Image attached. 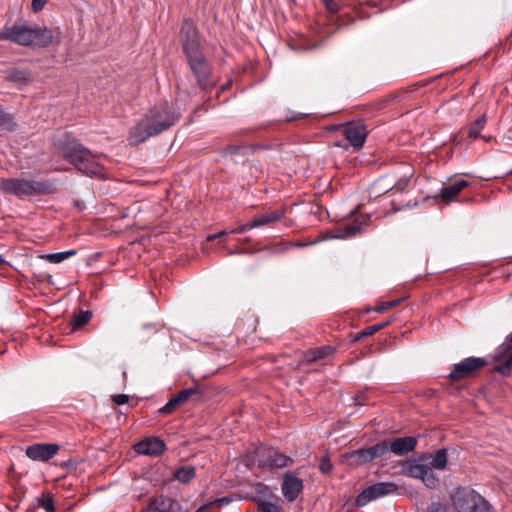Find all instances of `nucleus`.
<instances>
[{"label":"nucleus","instance_id":"46","mask_svg":"<svg viewBox=\"0 0 512 512\" xmlns=\"http://www.w3.org/2000/svg\"><path fill=\"white\" fill-rule=\"evenodd\" d=\"M408 180H399L397 183H395L393 186L389 187L385 191L382 192V194L387 193L391 189H396L397 191H403L407 186Z\"/></svg>","mask_w":512,"mask_h":512},{"label":"nucleus","instance_id":"10","mask_svg":"<svg viewBox=\"0 0 512 512\" xmlns=\"http://www.w3.org/2000/svg\"><path fill=\"white\" fill-rule=\"evenodd\" d=\"M398 485L394 482H378L365 488L356 498V507H363L378 498L394 494Z\"/></svg>","mask_w":512,"mask_h":512},{"label":"nucleus","instance_id":"36","mask_svg":"<svg viewBox=\"0 0 512 512\" xmlns=\"http://www.w3.org/2000/svg\"><path fill=\"white\" fill-rule=\"evenodd\" d=\"M182 405V402L178 398V396L175 394L173 395L169 401L159 409V413L162 415H168L173 413L179 406Z\"/></svg>","mask_w":512,"mask_h":512},{"label":"nucleus","instance_id":"14","mask_svg":"<svg viewBox=\"0 0 512 512\" xmlns=\"http://www.w3.org/2000/svg\"><path fill=\"white\" fill-rule=\"evenodd\" d=\"M343 135L351 146L359 149L363 147L368 132L362 122H349L343 127Z\"/></svg>","mask_w":512,"mask_h":512},{"label":"nucleus","instance_id":"50","mask_svg":"<svg viewBox=\"0 0 512 512\" xmlns=\"http://www.w3.org/2000/svg\"><path fill=\"white\" fill-rule=\"evenodd\" d=\"M354 401H355V404L358 405V406H363V405H366L368 403L367 402L366 394L364 392H361V393L357 394L354 397Z\"/></svg>","mask_w":512,"mask_h":512},{"label":"nucleus","instance_id":"37","mask_svg":"<svg viewBox=\"0 0 512 512\" xmlns=\"http://www.w3.org/2000/svg\"><path fill=\"white\" fill-rule=\"evenodd\" d=\"M421 481L424 483L426 487L429 489H435L439 485V478L433 472L432 468L429 467L427 473L422 477Z\"/></svg>","mask_w":512,"mask_h":512},{"label":"nucleus","instance_id":"25","mask_svg":"<svg viewBox=\"0 0 512 512\" xmlns=\"http://www.w3.org/2000/svg\"><path fill=\"white\" fill-rule=\"evenodd\" d=\"M38 508H44L46 512H54L55 504L52 495L49 493H42L40 497H37L35 501L30 504L27 512H35Z\"/></svg>","mask_w":512,"mask_h":512},{"label":"nucleus","instance_id":"18","mask_svg":"<svg viewBox=\"0 0 512 512\" xmlns=\"http://www.w3.org/2000/svg\"><path fill=\"white\" fill-rule=\"evenodd\" d=\"M469 186V182L464 179H460L455 181L454 183L443 187L440 190L438 195H435V199H440V201L446 205H449L452 202L458 200L459 193Z\"/></svg>","mask_w":512,"mask_h":512},{"label":"nucleus","instance_id":"16","mask_svg":"<svg viewBox=\"0 0 512 512\" xmlns=\"http://www.w3.org/2000/svg\"><path fill=\"white\" fill-rule=\"evenodd\" d=\"M135 452L141 455L160 456L166 450V444L157 437H146L134 446Z\"/></svg>","mask_w":512,"mask_h":512},{"label":"nucleus","instance_id":"42","mask_svg":"<svg viewBox=\"0 0 512 512\" xmlns=\"http://www.w3.org/2000/svg\"><path fill=\"white\" fill-rule=\"evenodd\" d=\"M246 149L244 146L238 145H228L224 148V155H237L240 154L242 150Z\"/></svg>","mask_w":512,"mask_h":512},{"label":"nucleus","instance_id":"48","mask_svg":"<svg viewBox=\"0 0 512 512\" xmlns=\"http://www.w3.org/2000/svg\"><path fill=\"white\" fill-rule=\"evenodd\" d=\"M47 3V0H32L31 6L34 12L41 11Z\"/></svg>","mask_w":512,"mask_h":512},{"label":"nucleus","instance_id":"19","mask_svg":"<svg viewBox=\"0 0 512 512\" xmlns=\"http://www.w3.org/2000/svg\"><path fill=\"white\" fill-rule=\"evenodd\" d=\"M335 352V348L330 345H324L318 348L308 349L303 352L300 364H310L321 359L331 356Z\"/></svg>","mask_w":512,"mask_h":512},{"label":"nucleus","instance_id":"11","mask_svg":"<svg viewBox=\"0 0 512 512\" xmlns=\"http://www.w3.org/2000/svg\"><path fill=\"white\" fill-rule=\"evenodd\" d=\"M494 361H503L494 367V371L502 376H509L512 368V333L509 334L505 342L502 343L496 350Z\"/></svg>","mask_w":512,"mask_h":512},{"label":"nucleus","instance_id":"34","mask_svg":"<svg viewBox=\"0 0 512 512\" xmlns=\"http://www.w3.org/2000/svg\"><path fill=\"white\" fill-rule=\"evenodd\" d=\"M369 463L375 459L384 457L387 453V445L385 439L377 442L375 445L366 448Z\"/></svg>","mask_w":512,"mask_h":512},{"label":"nucleus","instance_id":"6","mask_svg":"<svg viewBox=\"0 0 512 512\" xmlns=\"http://www.w3.org/2000/svg\"><path fill=\"white\" fill-rule=\"evenodd\" d=\"M457 512H492L493 507L482 495L465 487H458L451 496Z\"/></svg>","mask_w":512,"mask_h":512},{"label":"nucleus","instance_id":"61","mask_svg":"<svg viewBox=\"0 0 512 512\" xmlns=\"http://www.w3.org/2000/svg\"><path fill=\"white\" fill-rule=\"evenodd\" d=\"M227 234H228V232L223 230V231L217 233V236H218V238H222V237L226 236Z\"/></svg>","mask_w":512,"mask_h":512},{"label":"nucleus","instance_id":"47","mask_svg":"<svg viewBox=\"0 0 512 512\" xmlns=\"http://www.w3.org/2000/svg\"><path fill=\"white\" fill-rule=\"evenodd\" d=\"M427 512H445V506L441 502H432L428 506Z\"/></svg>","mask_w":512,"mask_h":512},{"label":"nucleus","instance_id":"49","mask_svg":"<svg viewBox=\"0 0 512 512\" xmlns=\"http://www.w3.org/2000/svg\"><path fill=\"white\" fill-rule=\"evenodd\" d=\"M319 241H321V239H316L311 242L295 241V242H289V244L291 245V248H293V247L302 248V247H307L312 244L318 243Z\"/></svg>","mask_w":512,"mask_h":512},{"label":"nucleus","instance_id":"38","mask_svg":"<svg viewBox=\"0 0 512 512\" xmlns=\"http://www.w3.org/2000/svg\"><path fill=\"white\" fill-rule=\"evenodd\" d=\"M403 300H404V298H399L396 300L381 302L379 305H377L373 309H367V312L374 311L376 313H383L388 309L397 307Z\"/></svg>","mask_w":512,"mask_h":512},{"label":"nucleus","instance_id":"12","mask_svg":"<svg viewBox=\"0 0 512 512\" xmlns=\"http://www.w3.org/2000/svg\"><path fill=\"white\" fill-rule=\"evenodd\" d=\"M59 450L60 445L57 443H35L26 448L25 454L33 461L48 462Z\"/></svg>","mask_w":512,"mask_h":512},{"label":"nucleus","instance_id":"30","mask_svg":"<svg viewBox=\"0 0 512 512\" xmlns=\"http://www.w3.org/2000/svg\"><path fill=\"white\" fill-rule=\"evenodd\" d=\"M448 463V451L446 448L438 449L434 454H431L430 467L436 470L446 469Z\"/></svg>","mask_w":512,"mask_h":512},{"label":"nucleus","instance_id":"52","mask_svg":"<svg viewBox=\"0 0 512 512\" xmlns=\"http://www.w3.org/2000/svg\"><path fill=\"white\" fill-rule=\"evenodd\" d=\"M77 462L73 459H69L67 461H64L61 463V467L67 469V470H74L76 469Z\"/></svg>","mask_w":512,"mask_h":512},{"label":"nucleus","instance_id":"15","mask_svg":"<svg viewBox=\"0 0 512 512\" xmlns=\"http://www.w3.org/2000/svg\"><path fill=\"white\" fill-rule=\"evenodd\" d=\"M304 488L303 480L296 476L294 472H286L283 475L281 491L283 496L289 501H295Z\"/></svg>","mask_w":512,"mask_h":512},{"label":"nucleus","instance_id":"31","mask_svg":"<svg viewBox=\"0 0 512 512\" xmlns=\"http://www.w3.org/2000/svg\"><path fill=\"white\" fill-rule=\"evenodd\" d=\"M17 129V122L12 114L0 106V131L14 132Z\"/></svg>","mask_w":512,"mask_h":512},{"label":"nucleus","instance_id":"1","mask_svg":"<svg viewBox=\"0 0 512 512\" xmlns=\"http://www.w3.org/2000/svg\"><path fill=\"white\" fill-rule=\"evenodd\" d=\"M181 118V111L176 103L161 102L152 107L144 118L129 131L128 141L137 146L150 137L156 136L172 126Z\"/></svg>","mask_w":512,"mask_h":512},{"label":"nucleus","instance_id":"56","mask_svg":"<svg viewBox=\"0 0 512 512\" xmlns=\"http://www.w3.org/2000/svg\"><path fill=\"white\" fill-rule=\"evenodd\" d=\"M395 98H396V96H395V95H389V96H387V97L383 98V99L381 100V108H382V107H385V105H386L388 102H390L392 99H395Z\"/></svg>","mask_w":512,"mask_h":512},{"label":"nucleus","instance_id":"5","mask_svg":"<svg viewBox=\"0 0 512 512\" xmlns=\"http://www.w3.org/2000/svg\"><path fill=\"white\" fill-rule=\"evenodd\" d=\"M0 189L6 194L17 197L51 195L57 192L58 182L55 179L36 181L8 178L0 182Z\"/></svg>","mask_w":512,"mask_h":512},{"label":"nucleus","instance_id":"55","mask_svg":"<svg viewBox=\"0 0 512 512\" xmlns=\"http://www.w3.org/2000/svg\"><path fill=\"white\" fill-rule=\"evenodd\" d=\"M74 206L78 209V211H83L85 209V203L81 200H75Z\"/></svg>","mask_w":512,"mask_h":512},{"label":"nucleus","instance_id":"29","mask_svg":"<svg viewBox=\"0 0 512 512\" xmlns=\"http://www.w3.org/2000/svg\"><path fill=\"white\" fill-rule=\"evenodd\" d=\"M390 323H391V320H386L384 322H381V323H378V324H375V325H372V326H368V327L364 328L362 331H360V332H358L356 334L351 335V337H352L351 342L352 343H356V342L360 341L361 339H363L365 337L372 336L375 333H377L380 330H382L385 327H387Z\"/></svg>","mask_w":512,"mask_h":512},{"label":"nucleus","instance_id":"28","mask_svg":"<svg viewBox=\"0 0 512 512\" xmlns=\"http://www.w3.org/2000/svg\"><path fill=\"white\" fill-rule=\"evenodd\" d=\"M196 477V469L194 466L185 465L174 470L173 479L183 484L190 483Z\"/></svg>","mask_w":512,"mask_h":512},{"label":"nucleus","instance_id":"59","mask_svg":"<svg viewBox=\"0 0 512 512\" xmlns=\"http://www.w3.org/2000/svg\"><path fill=\"white\" fill-rule=\"evenodd\" d=\"M303 117H304V115L299 113V114L294 115V116H292L290 118H286V121L298 120V119H302Z\"/></svg>","mask_w":512,"mask_h":512},{"label":"nucleus","instance_id":"22","mask_svg":"<svg viewBox=\"0 0 512 512\" xmlns=\"http://www.w3.org/2000/svg\"><path fill=\"white\" fill-rule=\"evenodd\" d=\"M285 215V210L277 209L265 214H257L253 217V225L255 228L268 225L280 221Z\"/></svg>","mask_w":512,"mask_h":512},{"label":"nucleus","instance_id":"43","mask_svg":"<svg viewBox=\"0 0 512 512\" xmlns=\"http://www.w3.org/2000/svg\"><path fill=\"white\" fill-rule=\"evenodd\" d=\"M325 8L331 13H337L339 11V5L334 0H321Z\"/></svg>","mask_w":512,"mask_h":512},{"label":"nucleus","instance_id":"27","mask_svg":"<svg viewBox=\"0 0 512 512\" xmlns=\"http://www.w3.org/2000/svg\"><path fill=\"white\" fill-rule=\"evenodd\" d=\"M5 79L16 84H27L31 81L32 75L28 69L13 68L7 72Z\"/></svg>","mask_w":512,"mask_h":512},{"label":"nucleus","instance_id":"2","mask_svg":"<svg viewBox=\"0 0 512 512\" xmlns=\"http://www.w3.org/2000/svg\"><path fill=\"white\" fill-rule=\"evenodd\" d=\"M59 155L79 172L89 177H100L104 168L96 161L97 155L70 133H64L56 142Z\"/></svg>","mask_w":512,"mask_h":512},{"label":"nucleus","instance_id":"17","mask_svg":"<svg viewBox=\"0 0 512 512\" xmlns=\"http://www.w3.org/2000/svg\"><path fill=\"white\" fill-rule=\"evenodd\" d=\"M148 508L152 512H181L182 510L178 500L163 494L151 498Z\"/></svg>","mask_w":512,"mask_h":512},{"label":"nucleus","instance_id":"21","mask_svg":"<svg viewBox=\"0 0 512 512\" xmlns=\"http://www.w3.org/2000/svg\"><path fill=\"white\" fill-rule=\"evenodd\" d=\"M205 392L206 390L204 386L195 385L193 387L181 390L176 395L178 396L182 404L186 403L187 401L197 403L204 400Z\"/></svg>","mask_w":512,"mask_h":512},{"label":"nucleus","instance_id":"20","mask_svg":"<svg viewBox=\"0 0 512 512\" xmlns=\"http://www.w3.org/2000/svg\"><path fill=\"white\" fill-rule=\"evenodd\" d=\"M343 461L350 467H359L369 463L366 448H359L342 455Z\"/></svg>","mask_w":512,"mask_h":512},{"label":"nucleus","instance_id":"9","mask_svg":"<svg viewBox=\"0 0 512 512\" xmlns=\"http://www.w3.org/2000/svg\"><path fill=\"white\" fill-rule=\"evenodd\" d=\"M487 364L488 362L484 357H467L454 364L453 369L448 374V379L452 382H457L473 377Z\"/></svg>","mask_w":512,"mask_h":512},{"label":"nucleus","instance_id":"40","mask_svg":"<svg viewBox=\"0 0 512 512\" xmlns=\"http://www.w3.org/2000/svg\"><path fill=\"white\" fill-rule=\"evenodd\" d=\"M333 465L330 460V456L328 453H326L319 462V470L322 474H329L332 471Z\"/></svg>","mask_w":512,"mask_h":512},{"label":"nucleus","instance_id":"8","mask_svg":"<svg viewBox=\"0 0 512 512\" xmlns=\"http://www.w3.org/2000/svg\"><path fill=\"white\" fill-rule=\"evenodd\" d=\"M179 42L185 56L203 51L200 32L191 18H184L180 25Z\"/></svg>","mask_w":512,"mask_h":512},{"label":"nucleus","instance_id":"63","mask_svg":"<svg viewBox=\"0 0 512 512\" xmlns=\"http://www.w3.org/2000/svg\"><path fill=\"white\" fill-rule=\"evenodd\" d=\"M144 328L145 329H154V330H156L154 324H146V325H144Z\"/></svg>","mask_w":512,"mask_h":512},{"label":"nucleus","instance_id":"23","mask_svg":"<svg viewBox=\"0 0 512 512\" xmlns=\"http://www.w3.org/2000/svg\"><path fill=\"white\" fill-rule=\"evenodd\" d=\"M430 466L417 463L416 460H407L403 466L404 474L411 478L422 479Z\"/></svg>","mask_w":512,"mask_h":512},{"label":"nucleus","instance_id":"62","mask_svg":"<svg viewBox=\"0 0 512 512\" xmlns=\"http://www.w3.org/2000/svg\"><path fill=\"white\" fill-rule=\"evenodd\" d=\"M231 86V81L224 84L222 87H221V91H225L227 90L229 87Z\"/></svg>","mask_w":512,"mask_h":512},{"label":"nucleus","instance_id":"33","mask_svg":"<svg viewBox=\"0 0 512 512\" xmlns=\"http://www.w3.org/2000/svg\"><path fill=\"white\" fill-rule=\"evenodd\" d=\"M76 250H67L63 252H56V253H47V254H41L38 257L40 259H43L49 263L58 264L63 262L64 260L76 255Z\"/></svg>","mask_w":512,"mask_h":512},{"label":"nucleus","instance_id":"39","mask_svg":"<svg viewBox=\"0 0 512 512\" xmlns=\"http://www.w3.org/2000/svg\"><path fill=\"white\" fill-rule=\"evenodd\" d=\"M258 512H283V507L277 503L262 500L258 504Z\"/></svg>","mask_w":512,"mask_h":512},{"label":"nucleus","instance_id":"45","mask_svg":"<svg viewBox=\"0 0 512 512\" xmlns=\"http://www.w3.org/2000/svg\"><path fill=\"white\" fill-rule=\"evenodd\" d=\"M113 403L117 405H124L128 402L129 396L126 394H117L112 396Z\"/></svg>","mask_w":512,"mask_h":512},{"label":"nucleus","instance_id":"24","mask_svg":"<svg viewBox=\"0 0 512 512\" xmlns=\"http://www.w3.org/2000/svg\"><path fill=\"white\" fill-rule=\"evenodd\" d=\"M365 222L362 221H353L351 223H346L345 225L339 227L335 235L332 238L335 239H345L355 236L362 229V226Z\"/></svg>","mask_w":512,"mask_h":512},{"label":"nucleus","instance_id":"58","mask_svg":"<svg viewBox=\"0 0 512 512\" xmlns=\"http://www.w3.org/2000/svg\"><path fill=\"white\" fill-rule=\"evenodd\" d=\"M213 506H216L215 501H211L207 504L202 505L201 507H205V511L208 512Z\"/></svg>","mask_w":512,"mask_h":512},{"label":"nucleus","instance_id":"44","mask_svg":"<svg viewBox=\"0 0 512 512\" xmlns=\"http://www.w3.org/2000/svg\"><path fill=\"white\" fill-rule=\"evenodd\" d=\"M253 228H255V227L253 225V222L251 221L250 223L243 224V225L239 226L238 228L231 230L230 233L242 234V233H245Z\"/></svg>","mask_w":512,"mask_h":512},{"label":"nucleus","instance_id":"4","mask_svg":"<svg viewBox=\"0 0 512 512\" xmlns=\"http://www.w3.org/2000/svg\"><path fill=\"white\" fill-rule=\"evenodd\" d=\"M247 467L257 466L261 470H276L291 467L294 459L278 448L259 444L250 450L245 459Z\"/></svg>","mask_w":512,"mask_h":512},{"label":"nucleus","instance_id":"41","mask_svg":"<svg viewBox=\"0 0 512 512\" xmlns=\"http://www.w3.org/2000/svg\"><path fill=\"white\" fill-rule=\"evenodd\" d=\"M289 249H291V245L289 244V242H280L278 244H275L272 247L263 248V250H270L271 252L277 253V254L284 253V252L288 251Z\"/></svg>","mask_w":512,"mask_h":512},{"label":"nucleus","instance_id":"3","mask_svg":"<svg viewBox=\"0 0 512 512\" xmlns=\"http://www.w3.org/2000/svg\"><path fill=\"white\" fill-rule=\"evenodd\" d=\"M0 39L25 47L45 48L53 42L54 34L47 27L14 24L2 29Z\"/></svg>","mask_w":512,"mask_h":512},{"label":"nucleus","instance_id":"64","mask_svg":"<svg viewBox=\"0 0 512 512\" xmlns=\"http://www.w3.org/2000/svg\"><path fill=\"white\" fill-rule=\"evenodd\" d=\"M195 512H206L205 507H200Z\"/></svg>","mask_w":512,"mask_h":512},{"label":"nucleus","instance_id":"54","mask_svg":"<svg viewBox=\"0 0 512 512\" xmlns=\"http://www.w3.org/2000/svg\"><path fill=\"white\" fill-rule=\"evenodd\" d=\"M431 458V454L429 453H422L418 459H415L417 461V463H422V462H425L427 460H430Z\"/></svg>","mask_w":512,"mask_h":512},{"label":"nucleus","instance_id":"51","mask_svg":"<svg viewBox=\"0 0 512 512\" xmlns=\"http://www.w3.org/2000/svg\"><path fill=\"white\" fill-rule=\"evenodd\" d=\"M232 500H233L232 497L224 496V497L218 498V499H216L214 501H215L216 506L221 507V506H224V505H227V504L231 503Z\"/></svg>","mask_w":512,"mask_h":512},{"label":"nucleus","instance_id":"32","mask_svg":"<svg viewBox=\"0 0 512 512\" xmlns=\"http://www.w3.org/2000/svg\"><path fill=\"white\" fill-rule=\"evenodd\" d=\"M92 316L93 312L90 310H79L78 312H74L70 322L72 330L80 329L86 325L92 319Z\"/></svg>","mask_w":512,"mask_h":512},{"label":"nucleus","instance_id":"7","mask_svg":"<svg viewBox=\"0 0 512 512\" xmlns=\"http://www.w3.org/2000/svg\"><path fill=\"white\" fill-rule=\"evenodd\" d=\"M186 57L187 64L196 79L197 86L205 92H210L214 83L212 81V66L208 62L204 51Z\"/></svg>","mask_w":512,"mask_h":512},{"label":"nucleus","instance_id":"13","mask_svg":"<svg viewBox=\"0 0 512 512\" xmlns=\"http://www.w3.org/2000/svg\"><path fill=\"white\" fill-rule=\"evenodd\" d=\"M388 453L396 456H405L413 452L418 444V440L414 436L385 438Z\"/></svg>","mask_w":512,"mask_h":512},{"label":"nucleus","instance_id":"53","mask_svg":"<svg viewBox=\"0 0 512 512\" xmlns=\"http://www.w3.org/2000/svg\"><path fill=\"white\" fill-rule=\"evenodd\" d=\"M203 109V105H198L192 112L191 116L188 119L187 124H191L194 121V116L198 114Z\"/></svg>","mask_w":512,"mask_h":512},{"label":"nucleus","instance_id":"60","mask_svg":"<svg viewBox=\"0 0 512 512\" xmlns=\"http://www.w3.org/2000/svg\"><path fill=\"white\" fill-rule=\"evenodd\" d=\"M215 239H218L217 233L207 236V241H214Z\"/></svg>","mask_w":512,"mask_h":512},{"label":"nucleus","instance_id":"26","mask_svg":"<svg viewBox=\"0 0 512 512\" xmlns=\"http://www.w3.org/2000/svg\"><path fill=\"white\" fill-rule=\"evenodd\" d=\"M487 123V115L484 113L482 114L478 119H476L470 126H469V129H468V137L472 140H475L477 138H482L484 139L486 142L490 141L491 140V136L489 137H486V136H482L480 133L482 131V129L485 127Z\"/></svg>","mask_w":512,"mask_h":512},{"label":"nucleus","instance_id":"35","mask_svg":"<svg viewBox=\"0 0 512 512\" xmlns=\"http://www.w3.org/2000/svg\"><path fill=\"white\" fill-rule=\"evenodd\" d=\"M182 405V402L178 398V396L175 394L173 395L169 401L159 409V413L162 415H168L173 413L179 406Z\"/></svg>","mask_w":512,"mask_h":512},{"label":"nucleus","instance_id":"57","mask_svg":"<svg viewBox=\"0 0 512 512\" xmlns=\"http://www.w3.org/2000/svg\"><path fill=\"white\" fill-rule=\"evenodd\" d=\"M177 88H178V90H179L178 97H180V95H181L182 93H185V94H186V96H187L188 98H190V96H191V92H188V91H186V90H183V89H182V87H181V84H180V83H178V84H177Z\"/></svg>","mask_w":512,"mask_h":512}]
</instances>
